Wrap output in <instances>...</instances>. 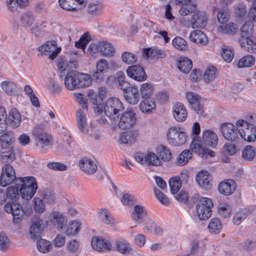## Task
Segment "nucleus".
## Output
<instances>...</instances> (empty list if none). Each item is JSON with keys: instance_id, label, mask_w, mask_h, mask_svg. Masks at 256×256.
Listing matches in <instances>:
<instances>
[{"instance_id": "nucleus-16", "label": "nucleus", "mask_w": 256, "mask_h": 256, "mask_svg": "<svg viewBox=\"0 0 256 256\" xmlns=\"http://www.w3.org/2000/svg\"><path fill=\"white\" fill-rule=\"evenodd\" d=\"M4 210L6 212L12 214L14 223H18L20 222L24 214V209L20 204L8 202L4 206Z\"/></svg>"}, {"instance_id": "nucleus-7", "label": "nucleus", "mask_w": 256, "mask_h": 256, "mask_svg": "<svg viewBox=\"0 0 256 256\" xmlns=\"http://www.w3.org/2000/svg\"><path fill=\"white\" fill-rule=\"evenodd\" d=\"M168 143L175 146H180L186 141L187 136L182 128L178 126H171L167 132Z\"/></svg>"}, {"instance_id": "nucleus-43", "label": "nucleus", "mask_w": 256, "mask_h": 256, "mask_svg": "<svg viewBox=\"0 0 256 256\" xmlns=\"http://www.w3.org/2000/svg\"><path fill=\"white\" fill-rule=\"evenodd\" d=\"M15 160V153L12 148L8 151L0 154V164H10L9 163L12 162Z\"/></svg>"}, {"instance_id": "nucleus-1", "label": "nucleus", "mask_w": 256, "mask_h": 256, "mask_svg": "<svg viewBox=\"0 0 256 256\" xmlns=\"http://www.w3.org/2000/svg\"><path fill=\"white\" fill-rule=\"evenodd\" d=\"M66 88L69 90L88 86L91 84L90 76L72 70L68 72L64 80Z\"/></svg>"}, {"instance_id": "nucleus-52", "label": "nucleus", "mask_w": 256, "mask_h": 256, "mask_svg": "<svg viewBox=\"0 0 256 256\" xmlns=\"http://www.w3.org/2000/svg\"><path fill=\"white\" fill-rule=\"evenodd\" d=\"M255 62V58L252 56H246L240 58L237 63L238 68L250 67L254 65Z\"/></svg>"}, {"instance_id": "nucleus-3", "label": "nucleus", "mask_w": 256, "mask_h": 256, "mask_svg": "<svg viewBox=\"0 0 256 256\" xmlns=\"http://www.w3.org/2000/svg\"><path fill=\"white\" fill-rule=\"evenodd\" d=\"M114 52L115 50L113 46L107 41L92 44L88 46L87 50V53L94 58L98 54H100L106 57H110L114 55Z\"/></svg>"}, {"instance_id": "nucleus-62", "label": "nucleus", "mask_w": 256, "mask_h": 256, "mask_svg": "<svg viewBox=\"0 0 256 256\" xmlns=\"http://www.w3.org/2000/svg\"><path fill=\"white\" fill-rule=\"evenodd\" d=\"M231 212L232 210L230 206L226 204H220L218 206V212L219 214L224 218L230 217Z\"/></svg>"}, {"instance_id": "nucleus-25", "label": "nucleus", "mask_w": 256, "mask_h": 256, "mask_svg": "<svg viewBox=\"0 0 256 256\" xmlns=\"http://www.w3.org/2000/svg\"><path fill=\"white\" fill-rule=\"evenodd\" d=\"M236 186V184L234 180H227L220 182L218 185V190L220 194L228 196L234 192Z\"/></svg>"}, {"instance_id": "nucleus-48", "label": "nucleus", "mask_w": 256, "mask_h": 256, "mask_svg": "<svg viewBox=\"0 0 256 256\" xmlns=\"http://www.w3.org/2000/svg\"><path fill=\"white\" fill-rule=\"evenodd\" d=\"M100 217L101 220L105 224L113 226L115 224L114 220L108 210L101 209L100 212Z\"/></svg>"}, {"instance_id": "nucleus-15", "label": "nucleus", "mask_w": 256, "mask_h": 256, "mask_svg": "<svg viewBox=\"0 0 256 256\" xmlns=\"http://www.w3.org/2000/svg\"><path fill=\"white\" fill-rule=\"evenodd\" d=\"M135 159L142 164L158 166L161 163L156 154L152 152L148 153L146 155L142 153H138L135 156Z\"/></svg>"}, {"instance_id": "nucleus-42", "label": "nucleus", "mask_w": 256, "mask_h": 256, "mask_svg": "<svg viewBox=\"0 0 256 256\" xmlns=\"http://www.w3.org/2000/svg\"><path fill=\"white\" fill-rule=\"evenodd\" d=\"M144 99L140 104V110L144 113L151 112L156 107L155 101L152 98Z\"/></svg>"}, {"instance_id": "nucleus-30", "label": "nucleus", "mask_w": 256, "mask_h": 256, "mask_svg": "<svg viewBox=\"0 0 256 256\" xmlns=\"http://www.w3.org/2000/svg\"><path fill=\"white\" fill-rule=\"evenodd\" d=\"M140 94L138 88L136 86H131L124 92L126 100L131 104H137L140 100Z\"/></svg>"}, {"instance_id": "nucleus-9", "label": "nucleus", "mask_w": 256, "mask_h": 256, "mask_svg": "<svg viewBox=\"0 0 256 256\" xmlns=\"http://www.w3.org/2000/svg\"><path fill=\"white\" fill-rule=\"evenodd\" d=\"M17 178L13 166L8 164H4L2 166L0 177V186L5 187L13 182L15 184V181Z\"/></svg>"}, {"instance_id": "nucleus-12", "label": "nucleus", "mask_w": 256, "mask_h": 256, "mask_svg": "<svg viewBox=\"0 0 256 256\" xmlns=\"http://www.w3.org/2000/svg\"><path fill=\"white\" fill-rule=\"evenodd\" d=\"M221 132L224 137L231 142L236 141L238 138V128L233 124L230 122H225L222 124L220 126Z\"/></svg>"}, {"instance_id": "nucleus-20", "label": "nucleus", "mask_w": 256, "mask_h": 256, "mask_svg": "<svg viewBox=\"0 0 256 256\" xmlns=\"http://www.w3.org/2000/svg\"><path fill=\"white\" fill-rule=\"evenodd\" d=\"M172 112L174 119L178 122L184 121L188 116V112L185 106L182 103L179 102L174 104Z\"/></svg>"}, {"instance_id": "nucleus-8", "label": "nucleus", "mask_w": 256, "mask_h": 256, "mask_svg": "<svg viewBox=\"0 0 256 256\" xmlns=\"http://www.w3.org/2000/svg\"><path fill=\"white\" fill-rule=\"evenodd\" d=\"M214 204L211 199L202 197L196 206V214L200 220H206L212 215V208Z\"/></svg>"}, {"instance_id": "nucleus-29", "label": "nucleus", "mask_w": 256, "mask_h": 256, "mask_svg": "<svg viewBox=\"0 0 256 256\" xmlns=\"http://www.w3.org/2000/svg\"><path fill=\"white\" fill-rule=\"evenodd\" d=\"M138 136V131L136 130L126 131L121 134L120 140L122 144L131 145L136 142Z\"/></svg>"}, {"instance_id": "nucleus-22", "label": "nucleus", "mask_w": 256, "mask_h": 256, "mask_svg": "<svg viewBox=\"0 0 256 256\" xmlns=\"http://www.w3.org/2000/svg\"><path fill=\"white\" fill-rule=\"evenodd\" d=\"M207 18L204 14L198 12L194 14L190 20V25L193 28H202L206 24Z\"/></svg>"}, {"instance_id": "nucleus-63", "label": "nucleus", "mask_w": 256, "mask_h": 256, "mask_svg": "<svg viewBox=\"0 0 256 256\" xmlns=\"http://www.w3.org/2000/svg\"><path fill=\"white\" fill-rule=\"evenodd\" d=\"M74 62H68L66 60H64L62 62H60L58 64V70L60 72H66L67 73L68 72H70V70H72V67H74Z\"/></svg>"}, {"instance_id": "nucleus-41", "label": "nucleus", "mask_w": 256, "mask_h": 256, "mask_svg": "<svg viewBox=\"0 0 256 256\" xmlns=\"http://www.w3.org/2000/svg\"><path fill=\"white\" fill-rule=\"evenodd\" d=\"M20 187L16 186H11L6 188V194L8 200L13 202H16L20 198Z\"/></svg>"}, {"instance_id": "nucleus-33", "label": "nucleus", "mask_w": 256, "mask_h": 256, "mask_svg": "<svg viewBox=\"0 0 256 256\" xmlns=\"http://www.w3.org/2000/svg\"><path fill=\"white\" fill-rule=\"evenodd\" d=\"M50 220L51 222L56 224L58 228L60 230H62L67 220L66 217L64 214L57 211L52 212Z\"/></svg>"}, {"instance_id": "nucleus-19", "label": "nucleus", "mask_w": 256, "mask_h": 256, "mask_svg": "<svg viewBox=\"0 0 256 256\" xmlns=\"http://www.w3.org/2000/svg\"><path fill=\"white\" fill-rule=\"evenodd\" d=\"M196 182L198 185L204 190H208L212 188V178L207 171L200 172L196 176Z\"/></svg>"}, {"instance_id": "nucleus-59", "label": "nucleus", "mask_w": 256, "mask_h": 256, "mask_svg": "<svg viewBox=\"0 0 256 256\" xmlns=\"http://www.w3.org/2000/svg\"><path fill=\"white\" fill-rule=\"evenodd\" d=\"M255 154V149L251 146H244L242 150V156L246 160H252Z\"/></svg>"}, {"instance_id": "nucleus-34", "label": "nucleus", "mask_w": 256, "mask_h": 256, "mask_svg": "<svg viewBox=\"0 0 256 256\" xmlns=\"http://www.w3.org/2000/svg\"><path fill=\"white\" fill-rule=\"evenodd\" d=\"M15 185L20 187H35L38 186L36 178L32 176L18 177L15 181Z\"/></svg>"}, {"instance_id": "nucleus-45", "label": "nucleus", "mask_w": 256, "mask_h": 256, "mask_svg": "<svg viewBox=\"0 0 256 256\" xmlns=\"http://www.w3.org/2000/svg\"><path fill=\"white\" fill-rule=\"evenodd\" d=\"M192 158V153L188 150H185L178 156L176 164L179 166L186 165Z\"/></svg>"}, {"instance_id": "nucleus-44", "label": "nucleus", "mask_w": 256, "mask_h": 256, "mask_svg": "<svg viewBox=\"0 0 256 256\" xmlns=\"http://www.w3.org/2000/svg\"><path fill=\"white\" fill-rule=\"evenodd\" d=\"M15 160V153L12 148L8 151L0 154V164H10L9 163L12 162Z\"/></svg>"}, {"instance_id": "nucleus-21", "label": "nucleus", "mask_w": 256, "mask_h": 256, "mask_svg": "<svg viewBox=\"0 0 256 256\" xmlns=\"http://www.w3.org/2000/svg\"><path fill=\"white\" fill-rule=\"evenodd\" d=\"M43 226V220L40 218H36L32 220L30 232V236L32 239L35 240L40 237L44 228Z\"/></svg>"}, {"instance_id": "nucleus-51", "label": "nucleus", "mask_w": 256, "mask_h": 256, "mask_svg": "<svg viewBox=\"0 0 256 256\" xmlns=\"http://www.w3.org/2000/svg\"><path fill=\"white\" fill-rule=\"evenodd\" d=\"M222 228V224L218 218H212L208 225V228L211 233L219 234Z\"/></svg>"}, {"instance_id": "nucleus-61", "label": "nucleus", "mask_w": 256, "mask_h": 256, "mask_svg": "<svg viewBox=\"0 0 256 256\" xmlns=\"http://www.w3.org/2000/svg\"><path fill=\"white\" fill-rule=\"evenodd\" d=\"M34 209L36 213H42L46 209L43 200L38 198H34L32 200Z\"/></svg>"}, {"instance_id": "nucleus-11", "label": "nucleus", "mask_w": 256, "mask_h": 256, "mask_svg": "<svg viewBox=\"0 0 256 256\" xmlns=\"http://www.w3.org/2000/svg\"><path fill=\"white\" fill-rule=\"evenodd\" d=\"M136 121V114L133 110H128L123 112L118 122V126L122 130L130 128Z\"/></svg>"}, {"instance_id": "nucleus-40", "label": "nucleus", "mask_w": 256, "mask_h": 256, "mask_svg": "<svg viewBox=\"0 0 256 256\" xmlns=\"http://www.w3.org/2000/svg\"><path fill=\"white\" fill-rule=\"evenodd\" d=\"M116 250L122 254H128L132 250L130 244L124 240H118L115 242Z\"/></svg>"}, {"instance_id": "nucleus-4", "label": "nucleus", "mask_w": 256, "mask_h": 256, "mask_svg": "<svg viewBox=\"0 0 256 256\" xmlns=\"http://www.w3.org/2000/svg\"><path fill=\"white\" fill-rule=\"evenodd\" d=\"M124 108L123 104L119 99L110 98L105 104L104 112L110 120L116 122L118 119L119 112L122 111Z\"/></svg>"}, {"instance_id": "nucleus-18", "label": "nucleus", "mask_w": 256, "mask_h": 256, "mask_svg": "<svg viewBox=\"0 0 256 256\" xmlns=\"http://www.w3.org/2000/svg\"><path fill=\"white\" fill-rule=\"evenodd\" d=\"M126 72L128 76L138 82L144 81L146 79V74L143 68L139 65L129 66Z\"/></svg>"}, {"instance_id": "nucleus-46", "label": "nucleus", "mask_w": 256, "mask_h": 256, "mask_svg": "<svg viewBox=\"0 0 256 256\" xmlns=\"http://www.w3.org/2000/svg\"><path fill=\"white\" fill-rule=\"evenodd\" d=\"M37 190L38 186H35V187L28 188L20 187L19 190L22 198L23 199L28 200L34 196Z\"/></svg>"}, {"instance_id": "nucleus-58", "label": "nucleus", "mask_w": 256, "mask_h": 256, "mask_svg": "<svg viewBox=\"0 0 256 256\" xmlns=\"http://www.w3.org/2000/svg\"><path fill=\"white\" fill-rule=\"evenodd\" d=\"M172 44L174 48L180 50H185L188 48L186 42L181 37H176L172 40Z\"/></svg>"}, {"instance_id": "nucleus-28", "label": "nucleus", "mask_w": 256, "mask_h": 256, "mask_svg": "<svg viewBox=\"0 0 256 256\" xmlns=\"http://www.w3.org/2000/svg\"><path fill=\"white\" fill-rule=\"evenodd\" d=\"M204 142L207 146L214 148L218 144V138L216 134L212 130H206L202 132Z\"/></svg>"}, {"instance_id": "nucleus-64", "label": "nucleus", "mask_w": 256, "mask_h": 256, "mask_svg": "<svg viewBox=\"0 0 256 256\" xmlns=\"http://www.w3.org/2000/svg\"><path fill=\"white\" fill-rule=\"evenodd\" d=\"M154 191L156 198L162 204L167 206L170 204V200L168 198L157 188H154Z\"/></svg>"}, {"instance_id": "nucleus-36", "label": "nucleus", "mask_w": 256, "mask_h": 256, "mask_svg": "<svg viewBox=\"0 0 256 256\" xmlns=\"http://www.w3.org/2000/svg\"><path fill=\"white\" fill-rule=\"evenodd\" d=\"M2 89L9 96H14L16 93L17 84L10 80H4L0 83Z\"/></svg>"}, {"instance_id": "nucleus-27", "label": "nucleus", "mask_w": 256, "mask_h": 256, "mask_svg": "<svg viewBox=\"0 0 256 256\" xmlns=\"http://www.w3.org/2000/svg\"><path fill=\"white\" fill-rule=\"evenodd\" d=\"M188 176L186 174H181L180 178H171L169 181L170 192L172 194H176L182 186L181 182H186Z\"/></svg>"}, {"instance_id": "nucleus-60", "label": "nucleus", "mask_w": 256, "mask_h": 256, "mask_svg": "<svg viewBox=\"0 0 256 256\" xmlns=\"http://www.w3.org/2000/svg\"><path fill=\"white\" fill-rule=\"evenodd\" d=\"M80 228V223L77 221L73 220L68 224L65 232L68 236L74 235L78 232Z\"/></svg>"}, {"instance_id": "nucleus-10", "label": "nucleus", "mask_w": 256, "mask_h": 256, "mask_svg": "<svg viewBox=\"0 0 256 256\" xmlns=\"http://www.w3.org/2000/svg\"><path fill=\"white\" fill-rule=\"evenodd\" d=\"M131 216L132 220L137 224H140L143 222H145L146 225L148 223H150L154 226H155V222L148 214L144 208L140 205H136L134 206V210L132 213Z\"/></svg>"}, {"instance_id": "nucleus-39", "label": "nucleus", "mask_w": 256, "mask_h": 256, "mask_svg": "<svg viewBox=\"0 0 256 256\" xmlns=\"http://www.w3.org/2000/svg\"><path fill=\"white\" fill-rule=\"evenodd\" d=\"M21 114L16 108H12L9 112L8 120L12 127H18L21 122Z\"/></svg>"}, {"instance_id": "nucleus-53", "label": "nucleus", "mask_w": 256, "mask_h": 256, "mask_svg": "<svg viewBox=\"0 0 256 256\" xmlns=\"http://www.w3.org/2000/svg\"><path fill=\"white\" fill-rule=\"evenodd\" d=\"M157 152L159 154L160 158L164 162H168L172 158L171 152L164 145H160L158 148Z\"/></svg>"}, {"instance_id": "nucleus-13", "label": "nucleus", "mask_w": 256, "mask_h": 256, "mask_svg": "<svg viewBox=\"0 0 256 256\" xmlns=\"http://www.w3.org/2000/svg\"><path fill=\"white\" fill-rule=\"evenodd\" d=\"M61 48L56 46L54 40L47 42L38 48V50L42 54L48 56L49 59L54 60L60 53Z\"/></svg>"}, {"instance_id": "nucleus-38", "label": "nucleus", "mask_w": 256, "mask_h": 256, "mask_svg": "<svg viewBox=\"0 0 256 256\" xmlns=\"http://www.w3.org/2000/svg\"><path fill=\"white\" fill-rule=\"evenodd\" d=\"M14 141V134L10 131L5 132L0 136V145L3 148H8Z\"/></svg>"}, {"instance_id": "nucleus-50", "label": "nucleus", "mask_w": 256, "mask_h": 256, "mask_svg": "<svg viewBox=\"0 0 256 256\" xmlns=\"http://www.w3.org/2000/svg\"><path fill=\"white\" fill-rule=\"evenodd\" d=\"M140 90L142 98H150L153 94L154 88L150 84L144 83L140 86Z\"/></svg>"}, {"instance_id": "nucleus-2", "label": "nucleus", "mask_w": 256, "mask_h": 256, "mask_svg": "<svg viewBox=\"0 0 256 256\" xmlns=\"http://www.w3.org/2000/svg\"><path fill=\"white\" fill-rule=\"evenodd\" d=\"M254 26V24L252 22H247L243 25L240 30L242 38L239 40V42L242 47L248 52L254 54L256 50V44L249 38L253 34Z\"/></svg>"}, {"instance_id": "nucleus-23", "label": "nucleus", "mask_w": 256, "mask_h": 256, "mask_svg": "<svg viewBox=\"0 0 256 256\" xmlns=\"http://www.w3.org/2000/svg\"><path fill=\"white\" fill-rule=\"evenodd\" d=\"M76 122L78 130L84 134H88V126L86 114L81 109L76 112Z\"/></svg>"}, {"instance_id": "nucleus-24", "label": "nucleus", "mask_w": 256, "mask_h": 256, "mask_svg": "<svg viewBox=\"0 0 256 256\" xmlns=\"http://www.w3.org/2000/svg\"><path fill=\"white\" fill-rule=\"evenodd\" d=\"M79 165L80 169L88 174L94 173L98 168L96 164L90 158H82L80 160Z\"/></svg>"}, {"instance_id": "nucleus-55", "label": "nucleus", "mask_w": 256, "mask_h": 256, "mask_svg": "<svg viewBox=\"0 0 256 256\" xmlns=\"http://www.w3.org/2000/svg\"><path fill=\"white\" fill-rule=\"evenodd\" d=\"M38 250L42 253L48 252L52 248L50 242L44 239L39 240L36 244Z\"/></svg>"}, {"instance_id": "nucleus-31", "label": "nucleus", "mask_w": 256, "mask_h": 256, "mask_svg": "<svg viewBox=\"0 0 256 256\" xmlns=\"http://www.w3.org/2000/svg\"><path fill=\"white\" fill-rule=\"evenodd\" d=\"M190 38L192 42L202 46L206 45L208 41L206 34L200 30H196L191 32Z\"/></svg>"}, {"instance_id": "nucleus-6", "label": "nucleus", "mask_w": 256, "mask_h": 256, "mask_svg": "<svg viewBox=\"0 0 256 256\" xmlns=\"http://www.w3.org/2000/svg\"><path fill=\"white\" fill-rule=\"evenodd\" d=\"M36 138V146L41 152H45L47 148L52 144V138L50 134L36 126L33 130Z\"/></svg>"}, {"instance_id": "nucleus-37", "label": "nucleus", "mask_w": 256, "mask_h": 256, "mask_svg": "<svg viewBox=\"0 0 256 256\" xmlns=\"http://www.w3.org/2000/svg\"><path fill=\"white\" fill-rule=\"evenodd\" d=\"M20 21L24 26L26 27H31L32 32L35 31L36 21L32 14L28 12L24 13L22 16Z\"/></svg>"}, {"instance_id": "nucleus-14", "label": "nucleus", "mask_w": 256, "mask_h": 256, "mask_svg": "<svg viewBox=\"0 0 256 256\" xmlns=\"http://www.w3.org/2000/svg\"><path fill=\"white\" fill-rule=\"evenodd\" d=\"M190 148L192 152L198 154L202 157L207 158L208 156L213 157L215 152L208 148L202 146L201 142L198 136H194L190 144Z\"/></svg>"}, {"instance_id": "nucleus-49", "label": "nucleus", "mask_w": 256, "mask_h": 256, "mask_svg": "<svg viewBox=\"0 0 256 256\" xmlns=\"http://www.w3.org/2000/svg\"><path fill=\"white\" fill-rule=\"evenodd\" d=\"M238 27L234 22H229L226 25L220 26L218 27L219 32L228 34H235L238 30Z\"/></svg>"}, {"instance_id": "nucleus-5", "label": "nucleus", "mask_w": 256, "mask_h": 256, "mask_svg": "<svg viewBox=\"0 0 256 256\" xmlns=\"http://www.w3.org/2000/svg\"><path fill=\"white\" fill-rule=\"evenodd\" d=\"M238 134L244 140L250 142L256 140V127L243 120L236 122Z\"/></svg>"}, {"instance_id": "nucleus-47", "label": "nucleus", "mask_w": 256, "mask_h": 256, "mask_svg": "<svg viewBox=\"0 0 256 256\" xmlns=\"http://www.w3.org/2000/svg\"><path fill=\"white\" fill-rule=\"evenodd\" d=\"M178 66L181 72L188 73L192 68V62L187 58H181L178 61Z\"/></svg>"}, {"instance_id": "nucleus-32", "label": "nucleus", "mask_w": 256, "mask_h": 256, "mask_svg": "<svg viewBox=\"0 0 256 256\" xmlns=\"http://www.w3.org/2000/svg\"><path fill=\"white\" fill-rule=\"evenodd\" d=\"M84 0H58L60 7L66 10H76L78 5H82Z\"/></svg>"}, {"instance_id": "nucleus-17", "label": "nucleus", "mask_w": 256, "mask_h": 256, "mask_svg": "<svg viewBox=\"0 0 256 256\" xmlns=\"http://www.w3.org/2000/svg\"><path fill=\"white\" fill-rule=\"evenodd\" d=\"M186 98L192 107V108L200 116H204L203 106L200 104V96L192 92H188L186 94Z\"/></svg>"}, {"instance_id": "nucleus-35", "label": "nucleus", "mask_w": 256, "mask_h": 256, "mask_svg": "<svg viewBox=\"0 0 256 256\" xmlns=\"http://www.w3.org/2000/svg\"><path fill=\"white\" fill-rule=\"evenodd\" d=\"M144 56L146 58H164L166 56L165 52L162 50L150 48L144 50Z\"/></svg>"}, {"instance_id": "nucleus-57", "label": "nucleus", "mask_w": 256, "mask_h": 256, "mask_svg": "<svg viewBox=\"0 0 256 256\" xmlns=\"http://www.w3.org/2000/svg\"><path fill=\"white\" fill-rule=\"evenodd\" d=\"M103 6L98 2H95L90 3L88 6V12L92 15L99 14L102 10Z\"/></svg>"}, {"instance_id": "nucleus-54", "label": "nucleus", "mask_w": 256, "mask_h": 256, "mask_svg": "<svg viewBox=\"0 0 256 256\" xmlns=\"http://www.w3.org/2000/svg\"><path fill=\"white\" fill-rule=\"evenodd\" d=\"M216 70L214 66H208L204 73L203 79L204 82H209L212 80H213L216 75Z\"/></svg>"}, {"instance_id": "nucleus-26", "label": "nucleus", "mask_w": 256, "mask_h": 256, "mask_svg": "<svg viewBox=\"0 0 256 256\" xmlns=\"http://www.w3.org/2000/svg\"><path fill=\"white\" fill-rule=\"evenodd\" d=\"M92 248L97 251L109 250L111 249L110 243L101 238H92L91 241Z\"/></svg>"}, {"instance_id": "nucleus-56", "label": "nucleus", "mask_w": 256, "mask_h": 256, "mask_svg": "<svg viewBox=\"0 0 256 256\" xmlns=\"http://www.w3.org/2000/svg\"><path fill=\"white\" fill-rule=\"evenodd\" d=\"M90 40L91 38L89 34L85 32L81 36L79 40L75 42V46L78 48H82L84 50L86 46Z\"/></svg>"}]
</instances>
